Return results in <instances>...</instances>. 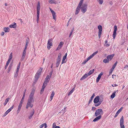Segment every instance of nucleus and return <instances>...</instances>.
I'll use <instances>...</instances> for the list:
<instances>
[{
    "mask_svg": "<svg viewBox=\"0 0 128 128\" xmlns=\"http://www.w3.org/2000/svg\"><path fill=\"white\" fill-rule=\"evenodd\" d=\"M62 56V54L61 53H60L59 54L58 56V58L57 59L60 60L61 59V58Z\"/></svg>",
    "mask_w": 128,
    "mask_h": 128,
    "instance_id": "obj_45",
    "label": "nucleus"
},
{
    "mask_svg": "<svg viewBox=\"0 0 128 128\" xmlns=\"http://www.w3.org/2000/svg\"><path fill=\"white\" fill-rule=\"evenodd\" d=\"M100 104H101L99 102H98V103L95 104L94 106H95L97 107L100 106Z\"/></svg>",
    "mask_w": 128,
    "mask_h": 128,
    "instance_id": "obj_48",
    "label": "nucleus"
},
{
    "mask_svg": "<svg viewBox=\"0 0 128 128\" xmlns=\"http://www.w3.org/2000/svg\"><path fill=\"white\" fill-rule=\"evenodd\" d=\"M100 100V96H96L94 98V104L98 103Z\"/></svg>",
    "mask_w": 128,
    "mask_h": 128,
    "instance_id": "obj_15",
    "label": "nucleus"
},
{
    "mask_svg": "<svg viewBox=\"0 0 128 128\" xmlns=\"http://www.w3.org/2000/svg\"><path fill=\"white\" fill-rule=\"evenodd\" d=\"M112 68H111L110 70V71H109V75H110L112 74Z\"/></svg>",
    "mask_w": 128,
    "mask_h": 128,
    "instance_id": "obj_58",
    "label": "nucleus"
},
{
    "mask_svg": "<svg viewBox=\"0 0 128 128\" xmlns=\"http://www.w3.org/2000/svg\"><path fill=\"white\" fill-rule=\"evenodd\" d=\"M109 61L107 58H105L103 60V62L104 63H106L109 62Z\"/></svg>",
    "mask_w": 128,
    "mask_h": 128,
    "instance_id": "obj_40",
    "label": "nucleus"
},
{
    "mask_svg": "<svg viewBox=\"0 0 128 128\" xmlns=\"http://www.w3.org/2000/svg\"><path fill=\"white\" fill-rule=\"evenodd\" d=\"M44 128H46L48 126L47 124H46V123H44Z\"/></svg>",
    "mask_w": 128,
    "mask_h": 128,
    "instance_id": "obj_59",
    "label": "nucleus"
},
{
    "mask_svg": "<svg viewBox=\"0 0 128 128\" xmlns=\"http://www.w3.org/2000/svg\"><path fill=\"white\" fill-rule=\"evenodd\" d=\"M63 44L64 42H60V43L58 48L56 49V50L57 51L58 50H60L63 46Z\"/></svg>",
    "mask_w": 128,
    "mask_h": 128,
    "instance_id": "obj_13",
    "label": "nucleus"
},
{
    "mask_svg": "<svg viewBox=\"0 0 128 128\" xmlns=\"http://www.w3.org/2000/svg\"><path fill=\"white\" fill-rule=\"evenodd\" d=\"M37 8V17L36 21L37 23H38L40 17V3L39 2H38V4L36 6Z\"/></svg>",
    "mask_w": 128,
    "mask_h": 128,
    "instance_id": "obj_2",
    "label": "nucleus"
},
{
    "mask_svg": "<svg viewBox=\"0 0 128 128\" xmlns=\"http://www.w3.org/2000/svg\"><path fill=\"white\" fill-rule=\"evenodd\" d=\"M50 9L51 11V13L52 14V16H53V18L54 20H56V13L54 12V11L52 10L51 8H50Z\"/></svg>",
    "mask_w": 128,
    "mask_h": 128,
    "instance_id": "obj_14",
    "label": "nucleus"
},
{
    "mask_svg": "<svg viewBox=\"0 0 128 128\" xmlns=\"http://www.w3.org/2000/svg\"><path fill=\"white\" fill-rule=\"evenodd\" d=\"M98 2H99L100 4H102L103 2V0H98Z\"/></svg>",
    "mask_w": 128,
    "mask_h": 128,
    "instance_id": "obj_50",
    "label": "nucleus"
},
{
    "mask_svg": "<svg viewBox=\"0 0 128 128\" xmlns=\"http://www.w3.org/2000/svg\"><path fill=\"white\" fill-rule=\"evenodd\" d=\"M35 91V89H34V88H32V92L30 93L29 96L34 98Z\"/></svg>",
    "mask_w": 128,
    "mask_h": 128,
    "instance_id": "obj_16",
    "label": "nucleus"
},
{
    "mask_svg": "<svg viewBox=\"0 0 128 128\" xmlns=\"http://www.w3.org/2000/svg\"><path fill=\"white\" fill-rule=\"evenodd\" d=\"M24 100L21 99L19 104H22L23 103L24 101Z\"/></svg>",
    "mask_w": 128,
    "mask_h": 128,
    "instance_id": "obj_56",
    "label": "nucleus"
},
{
    "mask_svg": "<svg viewBox=\"0 0 128 128\" xmlns=\"http://www.w3.org/2000/svg\"><path fill=\"white\" fill-rule=\"evenodd\" d=\"M22 104H19L18 107V108L17 111V114H18L22 106Z\"/></svg>",
    "mask_w": 128,
    "mask_h": 128,
    "instance_id": "obj_20",
    "label": "nucleus"
},
{
    "mask_svg": "<svg viewBox=\"0 0 128 128\" xmlns=\"http://www.w3.org/2000/svg\"><path fill=\"white\" fill-rule=\"evenodd\" d=\"M103 72H101L98 76V77L97 78L96 80H99L102 77V76L103 74Z\"/></svg>",
    "mask_w": 128,
    "mask_h": 128,
    "instance_id": "obj_26",
    "label": "nucleus"
},
{
    "mask_svg": "<svg viewBox=\"0 0 128 128\" xmlns=\"http://www.w3.org/2000/svg\"><path fill=\"white\" fill-rule=\"evenodd\" d=\"M118 86L116 84H114V85H112V87H114V86Z\"/></svg>",
    "mask_w": 128,
    "mask_h": 128,
    "instance_id": "obj_64",
    "label": "nucleus"
},
{
    "mask_svg": "<svg viewBox=\"0 0 128 128\" xmlns=\"http://www.w3.org/2000/svg\"><path fill=\"white\" fill-rule=\"evenodd\" d=\"M14 105H13L8 110L4 113V114L3 115V117H4L9 112H10L12 110L13 108L14 107Z\"/></svg>",
    "mask_w": 128,
    "mask_h": 128,
    "instance_id": "obj_11",
    "label": "nucleus"
},
{
    "mask_svg": "<svg viewBox=\"0 0 128 128\" xmlns=\"http://www.w3.org/2000/svg\"><path fill=\"white\" fill-rule=\"evenodd\" d=\"M24 100L21 99L19 104H22L23 103L24 101Z\"/></svg>",
    "mask_w": 128,
    "mask_h": 128,
    "instance_id": "obj_55",
    "label": "nucleus"
},
{
    "mask_svg": "<svg viewBox=\"0 0 128 128\" xmlns=\"http://www.w3.org/2000/svg\"><path fill=\"white\" fill-rule=\"evenodd\" d=\"M107 58L109 61L111 60L112 58V55L108 56L107 57Z\"/></svg>",
    "mask_w": 128,
    "mask_h": 128,
    "instance_id": "obj_37",
    "label": "nucleus"
},
{
    "mask_svg": "<svg viewBox=\"0 0 128 128\" xmlns=\"http://www.w3.org/2000/svg\"><path fill=\"white\" fill-rule=\"evenodd\" d=\"M4 34V32H2L1 34V36H3Z\"/></svg>",
    "mask_w": 128,
    "mask_h": 128,
    "instance_id": "obj_61",
    "label": "nucleus"
},
{
    "mask_svg": "<svg viewBox=\"0 0 128 128\" xmlns=\"http://www.w3.org/2000/svg\"><path fill=\"white\" fill-rule=\"evenodd\" d=\"M117 30V26L116 25H115L114 27V30L113 32V33L112 34L113 39H114L116 37V32Z\"/></svg>",
    "mask_w": 128,
    "mask_h": 128,
    "instance_id": "obj_12",
    "label": "nucleus"
},
{
    "mask_svg": "<svg viewBox=\"0 0 128 128\" xmlns=\"http://www.w3.org/2000/svg\"><path fill=\"white\" fill-rule=\"evenodd\" d=\"M110 46V44L108 43V41L107 40H106L105 42V44L104 46L106 47H108Z\"/></svg>",
    "mask_w": 128,
    "mask_h": 128,
    "instance_id": "obj_41",
    "label": "nucleus"
},
{
    "mask_svg": "<svg viewBox=\"0 0 128 128\" xmlns=\"http://www.w3.org/2000/svg\"><path fill=\"white\" fill-rule=\"evenodd\" d=\"M94 71V69H93L92 70H90L89 72L88 73H86L83 76L81 79V80H84L88 76H90L93 73Z\"/></svg>",
    "mask_w": 128,
    "mask_h": 128,
    "instance_id": "obj_4",
    "label": "nucleus"
},
{
    "mask_svg": "<svg viewBox=\"0 0 128 128\" xmlns=\"http://www.w3.org/2000/svg\"><path fill=\"white\" fill-rule=\"evenodd\" d=\"M76 86V85H74V87L68 93V95L69 96L75 90V88Z\"/></svg>",
    "mask_w": 128,
    "mask_h": 128,
    "instance_id": "obj_25",
    "label": "nucleus"
},
{
    "mask_svg": "<svg viewBox=\"0 0 128 128\" xmlns=\"http://www.w3.org/2000/svg\"><path fill=\"white\" fill-rule=\"evenodd\" d=\"M26 90H25L24 92V94H23V96H22V99H23V100H24V98H25V93H26Z\"/></svg>",
    "mask_w": 128,
    "mask_h": 128,
    "instance_id": "obj_46",
    "label": "nucleus"
},
{
    "mask_svg": "<svg viewBox=\"0 0 128 128\" xmlns=\"http://www.w3.org/2000/svg\"><path fill=\"white\" fill-rule=\"evenodd\" d=\"M12 52H11L10 53V54L9 57L8 59V61H9V62H10L11 60L12 59Z\"/></svg>",
    "mask_w": 128,
    "mask_h": 128,
    "instance_id": "obj_34",
    "label": "nucleus"
},
{
    "mask_svg": "<svg viewBox=\"0 0 128 128\" xmlns=\"http://www.w3.org/2000/svg\"><path fill=\"white\" fill-rule=\"evenodd\" d=\"M55 94L54 92V91H52L50 96V101H51L52 99L53 98Z\"/></svg>",
    "mask_w": 128,
    "mask_h": 128,
    "instance_id": "obj_32",
    "label": "nucleus"
},
{
    "mask_svg": "<svg viewBox=\"0 0 128 128\" xmlns=\"http://www.w3.org/2000/svg\"><path fill=\"white\" fill-rule=\"evenodd\" d=\"M28 41H26V44L24 49H27L28 46Z\"/></svg>",
    "mask_w": 128,
    "mask_h": 128,
    "instance_id": "obj_44",
    "label": "nucleus"
},
{
    "mask_svg": "<svg viewBox=\"0 0 128 128\" xmlns=\"http://www.w3.org/2000/svg\"><path fill=\"white\" fill-rule=\"evenodd\" d=\"M52 74V72H50V74L49 75H48L46 77V78L45 80H50V78L51 77V76Z\"/></svg>",
    "mask_w": 128,
    "mask_h": 128,
    "instance_id": "obj_31",
    "label": "nucleus"
},
{
    "mask_svg": "<svg viewBox=\"0 0 128 128\" xmlns=\"http://www.w3.org/2000/svg\"><path fill=\"white\" fill-rule=\"evenodd\" d=\"M103 113V111L101 109H99L97 110L95 113V115L96 116H97L99 115H101Z\"/></svg>",
    "mask_w": 128,
    "mask_h": 128,
    "instance_id": "obj_9",
    "label": "nucleus"
},
{
    "mask_svg": "<svg viewBox=\"0 0 128 128\" xmlns=\"http://www.w3.org/2000/svg\"><path fill=\"white\" fill-rule=\"evenodd\" d=\"M50 4H56V1L54 0H48Z\"/></svg>",
    "mask_w": 128,
    "mask_h": 128,
    "instance_id": "obj_29",
    "label": "nucleus"
},
{
    "mask_svg": "<svg viewBox=\"0 0 128 128\" xmlns=\"http://www.w3.org/2000/svg\"><path fill=\"white\" fill-rule=\"evenodd\" d=\"M52 128H61L59 126H56L55 123H53L52 124Z\"/></svg>",
    "mask_w": 128,
    "mask_h": 128,
    "instance_id": "obj_36",
    "label": "nucleus"
},
{
    "mask_svg": "<svg viewBox=\"0 0 128 128\" xmlns=\"http://www.w3.org/2000/svg\"><path fill=\"white\" fill-rule=\"evenodd\" d=\"M84 0H80V2L79 4L78 5L79 6H81L82 5V4L83 3V1Z\"/></svg>",
    "mask_w": 128,
    "mask_h": 128,
    "instance_id": "obj_43",
    "label": "nucleus"
},
{
    "mask_svg": "<svg viewBox=\"0 0 128 128\" xmlns=\"http://www.w3.org/2000/svg\"><path fill=\"white\" fill-rule=\"evenodd\" d=\"M81 11L83 14L87 10V4H84L82 5L80 7Z\"/></svg>",
    "mask_w": 128,
    "mask_h": 128,
    "instance_id": "obj_5",
    "label": "nucleus"
},
{
    "mask_svg": "<svg viewBox=\"0 0 128 128\" xmlns=\"http://www.w3.org/2000/svg\"><path fill=\"white\" fill-rule=\"evenodd\" d=\"M74 30V28H73V29L70 32V34L69 36V37H70L71 36V35L72 33V32H73Z\"/></svg>",
    "mask_w": 128,
    "mask_h": 128,
    "instance_id": "obj_51",
    "label": "nucleus"
},
{
    "mask_svg": "<svg viewBox=\"0 0 128 128\" xmlns=\"http://www.w3.org/2000/svg\"><path fill=\"white\" fill-rule=\"evenodd\" d=\"M95 96V94H93L92 96H91V97H92V98H94V96Z\"/></svg>",
    "mask_w": 128,
    "mask_h": 128,
    "instance_id": "obj_63",
    "label": "nucleus"
},
{
    "mask_svg": "<svg viewBox=\"0 0 128 128\" xmlns=\"http://www.w3.org/2000/svg\"><path fill=\"white\" fill-rule=\"evenodd\" d=\"M98 52L96 51L94 52L90 56L86 59L82 63V64H86L90 59L92 58L95 55H96L98 53Z\"/></svg>",
    "mask_w": 128,
    "mask_h": 128,
    "instance_id": "obj_3",
    "label": "nucleus"
},
{
    "mask_svg": "<svg viewBox=\"0 0 128 128\" xmlns=\"http://www.w3.org/2000/svg\"><path fill=\"white\" fill-rule=\"evenodd\" d=\"M44 123L40 125V128H42L44 126Z\"/></svg>",
    "mask_w": 128,
    "mask_h": 128,
    "instance_id": "obj_57",
    "label": "nucleus"
},
{
    "mask_svg": "<svg viewBox=\"0 0 128 128\" xmlns=\"http://www.w3.org/2000/svg\"><path fill=\"white\" fill-rule=\"evenodd\" d=\"M36 81L37 80H34L33 82V83L32 84V86H34L35 84L36 83Z\"/></svg>",
    "mask_w": 128,
    "mask_h": 128,
    "instance_id": "obj_53",
    "label": "nucleus"
},
{
    "mask_svg": "<svg viewBox=\"0 0 128 128\" xmlns=\"http://www.w3.org/2000/svg\"><path fill=\"white\" fill-rule=\"evenodd\" d=\"M52 39L51 38L49 39L48 40L47 47L48 49V50L50 49L51 46H52Z\"/></svg>",
    "mask_w": 128,
    "mask_h": 128,
    "instance_id": "obj_7",
    "label": "nucleus"
},
{
    "mask_svg": "<svg viewBox=\"0 0 128 128\" xmlns=\"http://www.w3.org/2000/svg\"><path fill=\"white\" fill-rule=\"evenodd\" d=\"M98 36L99 38H101L102 31V26H101L99 25L98 26Z\"/></svg>",
    "mask_w": 128,
    "mask_h": 128,
    "instance_id": "obj_8",
    "label": "nucleus"
},
{
    "mask_svg": "<svg viewBox=\"0 0 128 128\" xmlns=\"http://www.w3.org/2000/svg\"><path fill=\"white\" fill-rule=\"evenodd\" d=\"M12 68V66H10L8 68V72H9L10 71Z\"/></svg>",
    "mask_w": 128,
    "mask_h": 128,
    "instance_id": "obj_52",
    "label": "nucleus"
},
{
    "mask_svg": "<svg viewBox=\"0 0 128 128\" xmlns=\"http://www.w3.org/2000/svg\"><path fill=\"white\" fill-rule=\"evenodd\" d=\"M18 72H16L14 74V77H16L18 76Z\"/></svg>",
    "mask_w": 128,
    "mask_h": 128,
    "instance_id": "obj_54",
    "label": "nucleus"
},
{
    "mask_svg": "<svg viewBox=\"0 0 128 128\" xmlns=\"http://www.w3.org/2000/svg\"><path fill=\"white\" fill-rule=\"evenodd\" d=\"M34 113V109H33L32 112H30V115L28 116V118L30 120V119L32 118Z\"/></svg>",
    "mask_w": 128,
    "mask_h": 128,
    "instance_id": "obj_18",
    "label": "nucleus"
},
{
    "mask_svg": "<svg viewBox=\"0 0 128 128\" xmlns=\"http://www.w3.org/2000/svg\"><path fill=\"white\" fill-rule=\"evenodd\" d=\"M10 62H9V61H8L7 62V63L6 64V66H8L9 63Z\"/></svg>",
    "mask_w": 128,
    "mask_h": 128,
    "instance_id": "obj_60",
    "label": "nucleus"
},
{
    "mask_svg": "<svg viewBox=\"0 0 128 128\" xmlns=\"http://www.w3.org/2000/svg\"><path fill=\"white\" fill-rule=\"evenodd\" d=\"M93 98H92L91 97L88 102V105H89L92 102Z\"/></svg>",
    "mask_w": 128,
    "mask_h": 128,
    "instance_id": "obj_47",
    "label": "nucleus"
},
{
    "mask_svg": "<svg viewBox=\"0 0 128 128\" xmlns=\"http://www.w3.org/2000/svg\"><path fill=\"white\" fill-rule=\"evenodd\" d=\"M60 60H58L57 59V62L56 64V67H57L58 66L60 62Z\"/></svg>",
    "mask_w": 128,
    "mask_h": 128,
    "instance_id": "obj_38",
    "label": "nucleus"
},
{
    "mask_svg": "<svg viewBox=\"0 0 128 128\" xmlns=\"http://www.w3.org/2000/svg\"><path fill=\"white\" fill-rule=\"evenodd\" d=\"M118 63V62L117 61L115 63V64L112 66V71L115 68L117 64Z\"/></svg>",
    "mask_w": 128,
    "mask_h": 128,
    "instance_id": "obj_42",
    "label": "nucleus"
},
{
    "mask_svg": "<svg viewBox=\"0 0 128 128\" xmlns=\"http://www.w3.org/2000/svg\"><path fill=\"white\" fill-rule=\"evenodd\" d=\"M118 90H117L114 91V92L112 93V98H114L115 97V94L116 92H118Z\"/></svg>",
    "mask_w": 128,
    "mask_h": 128,
    "instance_id": "obj_39",
    "label": "nucleus"
},
{
    "mask_svg": "<svg viewBox=\"0 0 128 128\" xmlns=\"http://www.w3.org/2000/svg\"><path fill=\"white\" fill-rule=\"evenodd\" d=\"M9 99L10 98H8L6 99L5 102L4 103V106L6 105L8 102L9 101Z\"/></svg>",
    "mask_w": 128,
    "mask_h": 128,
    "instance_id": "obj_35",
    "label": "nucleus"
},
{
    "mask_svg": "<svg viewBox=\"0 0 128 128\" xmlns=\"http://www.w3.org/2000/svg\"><path fill=\"white\" fill-rule=\"evenodd\" d=\"M123 107H121L116 112V115L114 116V117L116 118V117L122 111V110L123 109Z\"/></svg>",
    "mask_w": 128,
    "mask_h": 128,
    "instance_id": "obj_21",
    "label": "nucleus"
},
{
    "mask_svg": "<svg viewBox=\"0 0 128 128\" xmlns=\"http://www.w3.org/2000/svg\"><path fill=\"white\" fill-rule=\"evenodd\" d=\"M67 56V53H66L65 54L63 58L62 59V64L66 62V61H65V60L66 59V58Z\"/></svg>",
    "mask_w": 128,
    "mask_h": 128,
    "instance_id": "obj_17",
    "label": "nucleus"
},
{
    "mask_svg": "<svg viewBox=\"0 0 128 128\" xmlns=\"http://www.w3.org/2000/svg\"><path fill=\"white\" fill-rule=\"evenodd\" d=\"M96 109V108L94 107H92V110H95Z\"/></svg>",
    "mask_w": 128,
    "mask_h": 128,
    "instance_id": "obj_62",
    "label": "nucleus"
},
{
    "mask_svg": "<svg viewBox=\"0 0 128 128\" xmlns=\"http://www.w3.org/2000/svg\"><path fill=\"white\" fill-rule=\"evenodd\" d=\"M120 128H124L125 127L124 125V117L122 116L121 117L120 121Z\"/></svg>",
    "mask_w": 128,
    "mask_h": 128,
    "instance_id": "obj_10",
    "label": "nucleus"
},
{
    "mask_svg": "<svg viewBox=\"0 0 128 128\" xmlns=\"http://www.w3.org/2000/svg\"><path fill=\"white\" fill-rule=\"evenodd\" d=\"M76 86V85H74V87L68 93V95L69 96L75 90V88Z\"/></svg>",
    "mask_w": 128,
    "mask_h": 128,
    "instance_id": "obj_24",
    "label": "nucleus"
},
{
    "mask_svg": "<svg viewBox=\"0 0 128 128\" xmlns=\"http://www.w3.org/2000/svg\"><path fill=\"white\" fill-rule=\"evenodd\" d=\"M9 27L11 28H15L16 27V24L14 22V24L10 25Z\"/></svg>",
    "mask_w": 128,
    "mask_h": 128,
    "instance_id": "obj_27",
    "label": "nucleus"
},
{
    "mask_svg": "<svg viewBox=\"0 0 128 128\" xmlns=\"http://www.w3.org/2000/svg\"><path fill=\"white\" fill-rule=\"evenodd\" d=\"M26 49H24V50L23 51L22 54V58L23 59H24V56L26 55Z\"/></svg>",
    "mask_w": 128,
    "mask_h": 128,
    "instance_id": "obj_33",
    "label": "nucleus"
},
{
    "mask_svg": "<svg viewBox=\"0 0 128 128\" xmlns=\"http://www.w3.org/2000/svg\"><path fill=\"white\" fill-rule=\"evenodd\" d=\"M80 6H78L77 8H76V11L75 12L76 14H77L79 13L80 10Z\"/></svg>",
    "mask_w": 128,
    "mask_h": 128,
    "instance_id": "obj_23",
    "label": "nucleus"
},
{
    "mask_svg": "<svg viewBox=\"0 0 128 128\" xmlns=\"http://www.w3.org/2000/svg\"><path fill=\"white\" fill-rule=\"evenodd\" d=\"M40 74H38L37 73H36L35 76V79L36 80H37L38 79L40 78Z\"/></svg>",
    "mask_w": 128,
    "mask_h": 128,
    "instance_id": "obj_30",
    "label": "nucleus"
},
{
    "mask_svg": "<svg viewBox=\"0 0 128 128\" xmlns=\"http://www.w3.org/2000/svg\"><path fill=\"white\" fill-rule=\"evenodd\" d=\"M96 118L93 120V121L94 122H96L98 121V120H100L102 117V116L101 115H99L98 116H96Z\"/></svg>",
    "mask_w": 128,
    "mask_h": 128,
    "instance_id": "obj_19",
    "label": "nucleus"
},
{
    "mask_svg": "<svg viewBox=\"0 0 128 128\" xmlns=\"http://www.w3.org/2000/svg\"><path fill=\"white\" fill-rule=\"evenodd\" d=\"M43 68H40L38 70L37 73L41 75V73L42 72Z\"/></svg>",
    "mask_w": 128,
    "mask_h": 128,
    "instance_id": "obj_22",
    "label": "nucleus"
},
{
    "mask_svg": "<svg viewBox=\"0 0 128 128\" xmlns=\"http://www.w3.org/2000/svg\"><path fill=\"white\" fill-rule=\"evenodd\" d=\"M4 30L6 32H8L10 30V29L8 27H4Z\"/></svg>",
    "mask_w": 128,
    "mask_h": 128,
    "instance_id": "obj_28",
    "label": "nucleus"
},
{
    "mask_svg": "<svg viewBox=\"0 0 128 128\" xmlns=\"http://www.w3.org/2000/svg\"><path fill=\"white\" fill-rule=\"evenodd\" d=\"M103 101V98H100V100H99V102L100 103V104H101V103Z\"/></svg>",
    "mask_w": 128,
    "mask_h": 128,
    "instance_id": "obj_49",
    "label": "nucleus"
},
{
    "mask_svg": "<svg viewBox=\"0 0 128 128\" xmlns=\"http://www.w3.org/2000/svg\"><path fill=\"white\" fill-rule=\"evenodd\" d=\"M49 80H45L42 86V88L40 90V94H42L43 92L44 89L48 83L49 82Z\"/></svg>",
    "mask_w": 128,
    "mask_h": 128,
    "instance_id": "obj_6",
    "label": "nucleus"
},
{
    "mask_svg": "<svg viewBox=\"0 0 128 128\" xmlns=\"http://www.w3.org/2000/svg\"><path fill=\"white\" fill-rule=\"evenodd\" d=\"M34 102L33 98L29 96L26 106V108L28 109L29 107L31 108H32L33 106V104H32V102Z\"/></svg>",
    "mask_w": 128,
    "mask_h": 128,
    "instance_id": "obj_1",
    "label": "nucleus"
}]
</instances>
